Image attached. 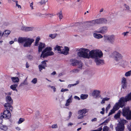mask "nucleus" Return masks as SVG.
<instances>
[{
  "instance_id": "nucleus-1",
  "label": "nucleus",
  "mask_w": 131,
  "mask_h": 131,
  "mask_svg": "<svg viewBox=\"0 0 131 131\" xmlns=\"http://www.w3.org/2000/svg\"><path fill=\"white\" fill-rule=\"evenodd\" d=\"M90 55L91 58L94 59V61L97 66H99L103 64L104 61L100 59L103 56V53L100 50L96 49L91 50Z\"/></svg>"
},
{
  "instance_id": "nucleus-2",
  "label": "nucleus",
  "mask_w": 131,
  "mask_h": 131,
  "mask_svg": "<svg viewBox=\"0 0 131 131\" xmlns=\"http://www.w3.org/2000/svg\"><path fill=\"white\" fill-rule=\"evenodd\" d=\"M115 63L118 64L121 63L123 60V56L122 54L116 50L114 51L110 55Z\"/></svg>"
},
{
  "instance_id": "nucleus-3",
  "label": "nucleus",
  "mask_w": 131,
  "mask_h": 131,
  "mask_svg": "<svg viewBox=\"0 0 131 131\" xmlns=\"http://www.w3.org/2000/svg\"><path fill=\"white\" fill-rule=\"evenodd\" d=\"M80 50V51L77 53V55L78 56L86 59H89L90 57L91 58L90 53L91 51L89 52V54L88 52L89 50L88 49L81 48Z\"/></svg>"
},
{
  "instance_id": "nucleus-4",
  "label": "nucleus",
  "mask_w": 131,
  "mask_h": 131,
  "mask_svg": "<svg viewBox=\"0 0 131 131\" xmlns=\"http://www.w3.org/2000/svg\"><path fill=\"white\" fill-rule=\"evenodd\" d=\"M52 50V48L50 47L46 48L42 51L40 56V57H42V58H44L49 56L53 55L54 53L51 51Z\"/></svg>"
},
{
  "instance_id": "nucleus-5",
  "label": "nucleus",
  "mask_w": 131,
  "mask_h": 131,
  "mask_svg": "<svg viewBox=\"0 0 131 131\" xmlns=\"http://www.w3.org/2000/svg\"><path fill=\"white\" fill-rule=\"evenodd\" d=\"M6 100L7 103L4 104V107L6 109H9L10 110L12 111L13 108L11 105L13 103L12 99L10 96H7L6 98Z\"/></svg>"
},
{
  "instance_id": "nucleus-6",
  "label": "nucleus",
  "mask_w": 131,
  "mask_h": 131,
  "mask_svg": "<svg viewBox=\"0 0 131 131\" xmlns=\"http://www.w3.org/2000/svg\"><path fill=\"white\" fill-rule=\"evenodd\" d=\"M122 111L123 115L126 117L127 119L129 120L131 119V111H130L129 107L123 108Z\"/></svg>"
},
{
  "instance_id": "nucleus-7",
  "label": "nucleus",
  "mask_w": 131,
  "mask_h": 131,
  "mask_svg": "<svg viewBox=\"0 0 131 131\" xmlns=\"http://www.w3.org/2000/svg\"><path fill=\"white\" fill-rule=\"evenodd\" d=\"M122 102V101H120V99L118 101V102L116 103L114 106L113 107V108L111 111V112H109L108 116L112 114L115 113V112L118 110L119 108V107H123L125 105H123L122 106H121V102Z\"/></svg>"
},
{
  "instance_id": "nucleus-8",
  "label": "nucleus",
  "mask_w": 131,
  "mask_h": 131,
  "mask_svg": "<svg viewBox=\"0 0 131 131\" xmlns=\"http://www.w3.org/2000/svg\"><path fill=\"white\" fill-rule=\"evenodd\" d=\"M104 41L106 42L107 41L111 44H113L115 40V37L113 35H104L103 37Z\"/></svg>"
},
{
  "instance_id": "nucleus-9",
  "label": "nucleus",
  "mask_w": 131,
  "mask_h": 131,
  "mask_svg": "<svg viewBox=\"0 0 131 131\" xmlns=\"http://www.w3.org/2000/svg\"><path fill=\"white\" fill-rule=\"evenodd\" d=\"M122 101L121 102V106L125 105V102L131 100V92L129 94L125 97H122L120 99V101Z\"/></svg>"
},
{
  "instance_id": "nucleus-10",
  "label": "nucleus",
  "mask_w": 131,
  "mask_h": 131,
  "mask_svg": "<svg viewBox=\"0 0 131 131\" xmlns=\"http://www.w3.org/2000/svg\"><path fill=\"white\" fill-rule=\"evenodd\" d=\"M126 120H123L121 123L118 124L116 128V131H123L124 129V124L126 123Z\"/></svg>"
},
{
  "instance_id": "nucleus-11",
  "label": "nucleus",
  "mask_w": 131,
  "mask_h": 131,
  "mask_svg": "<svg viewBox=\"0 0 131 131\" xmlns=\"http://www.w3.org/2000/svg\"><path fill=\"white\" fill-rule=\"evenodd\" d=\"M34 41V39H33L26 37L24 43L23 44V46L25 47H30L32 43Z\"/></svg>"
},
{
  "instance_id": "nucleus-12",
  "label": "nucleus",
  "mask_w": 131,
  "mask_h": 131,
  "mask_svg": "<svg viewBox=\"0 0 131 131\" xmlns=\"http://www.w3.org/2000/svg\"><path fill=\"white\" fill-rule=\"evenodd\" d=\"M88 112L87 110L86 109H84L82 110H80L78 112V119H81L83 118V117L85 115L86 113Z\"/></svg>"
},
{
  "instance_id": "nucleus-13",
  "label": "nucleus",
  "mask_w": 131,
  "mask_h": 131,
  "mask_svg": "<svg viewBox=\"0 0 131 131\" xmlns=\"http://www.w3.org/2000/svg\"><path fill=\"white\" fill-rule=\"evenodd\" d=\"M6 110L4 111L3 115L1 116V118L8 119L10 118L11 115V114L9 111V110H10L9 109Z\"/></svg>"
},
{
  "instance_id": "nucleus-14",
  "label": "nucleus",
  "mask_w": 131,
  "mask_h": 131,
  "mask_svg": "<svg viewBox=\"0 0 131 131\" xmlns=\"http://www.w3.org/2000/svg\"><path fill=\"white\" fill-rule=\"evenodd\" d=\"M71 61L72 62L71 64L73 66H77L78 68L81 69L82 66V63L81 61H79L73 59L71 60Z\"/></svg>"
},
{
  "instance_id": "nucleus-15",
  "label": "nucleus",
  "mask_w": 131,
  "mask_h": 131,
  "mask_svg": "<svg viewBox=\"0 0 131 131\" xmlns=\"http://www.w3.org/2000/svg\"><path fill=\"white\" fill-rule=\"evenodd\" d=\"M108 30V28L106 26H103L100 27L96 32L97 33L102 34L106 33Z\"/></svg>"
},
{
  "instance_id": "nucleus-16",
  "label": "nucleus",
  "mask_w": 131,
  "mask_h": 131,
  "mask_svg": "<svg viewBox=\"0 0 131 131\" xmlns=\"http://www.w3.org/2000/svg\"><path fill=\"white\" fill-rule=\"evenodd\" d=\"M88 24L90 25H93L96 24H100L101 23L100 19H97L92 21H89L87 22Z\"/></svg>"
},
{
  "instance_id": "nucleus-17",
  "label": "nucleus",
  "mask_w": 131,
  "mask_h": 131,
  "mask_svg": "<svg viewBox=\"0 0 131 131\" xmlns=\"http://www.w3.org/2000/svg\"><path fill=\"white\" fill-rule=\"evenodd\" d=\"M69 50L68 47H64V48H62V49L61 52V53L65 55H67L69 53Z\"/></svg>"
},
{
  "instance_id": "nucleus-18",
  "label": "nucleus",
  "mask_w": 131,
  "mask_h": 131,
  "mask_svg": "<svg viewBox=\"0 0 131 131\" xmlns=\"http://www.w3.org/2000/svg\"><path fill=\"white\" fill-rule=\"evenodd\" d=\"M100 94V91L95 90L93 91L92 93V95L93 96H94L96 98L98 97Z\"/></svg>"
},
{
  "instance_id": "nucleus-19",
  "label": "nucleus",
  "mask_w": 131,
  "mask_h": 131,
  "mask_svg": "<svg viewBox=\"0 0 131 131\" xmlns=\"http://www.w3.org/2000/svg\"><path fill=\"white\" fill-rule=\"evenodd\" d=\"M33 28L31 27L22 26L21 28V29L24 31H27L32 30Z\"/></svg>"
},
{
  "instance_id": "nucleus-20",
  "label": "nucleus",
  "mask_w": 131,
  "mask_h": 131,
  "mask_svg": "<svg viewBox=\"0 0 131 131\" xmlns=\"http://www.w3.org/2000/svg\"><path fill=\"white\" fill-rule=\"evenodd\" d=\"M45 47V45L44 43L42 42H40L38 46V52H41L42 51V49Z\"/></svg>"
},
{
  "instance_id": "nucleus-21",
  "label": "nucleus",
  "mask_w": 131,
  "mask_h": 131,
  "mask_svg": "<svg viewBox=\"0 0 131 131\" xmlns=\"http://www.w3.org/2000/svg\"><path fill=\"white\" fill-rule=\"evenodd\" d=\"M72 96L71 95L70 97L66 101V103L65 105L66 106H68L70 105V103L72 102Z\"/></svg>"
},
{
  "instance_id": "nucleus-22",
  "label": "nucleus",
  "mask_w": 131,
  "mask_h": 131,
  "mask_svg": "<svg viewBox=\"0 0 131 131\" xmlns=\"http://www.w3.org/2000/svg\"><path fill=\"white\" fill-rule=\"evenodd\" d=\"M26 37H19L18 39V41L19 43H23L25 42Z\"/></svg>"
},
{
  "instance_id": "nucleus-23",
  "label": "nucleus",
  "mask_w": 131,
  "mask_h": 131,
  "mask_svg": "<svg viewBox=\"0 0 131 131\" xmlns=\"http://www.w3.org/2000/svg\"><path fill=\"white\" fill-rule=\"evenodd\" d=\"M10 31L8 30H6L3 32V36L7 37L10 33Z\"/></svg>"
},
{
  "instance_id": "nucleus-24",
  "label": "nucleus",
  "mask_w": 131,
  "mask_h": 131,
  "mask_svg": "<svg viewBox=\"0 0 131 131\" xmlns=\"http://www.w3.org/2000/svg\"><path fill=\"white\" fill-rule=\"evenodd\" d=\"M93 35L95 38L97 39L101 38L103 37L101 34L96 33H94L93 34Z\"/></svg>"
},
{
  "instance_id": "nucleus-25",
  "label": "nucleus",
  "mask_w": 131,
  "mask_h": 131,
  "mask_svg": "<svg viewBox=\"0 0 131 131\" xmlns=\"http://www.w3.org/2000/svg\"><path fill=\"white\" fill-rule=\"evenodd\" d=\"M63 47L61 46H60L58 45L56 46V47L54 48V50H57L59 53H61L62 50V49Z\"/></svg>"
},
{
  "instance_id": "nucleus-26",
  "label": "nucleus",
  "mask_w": 131,
  "mask_h": 131,
  "mask_svg": "<svg viewBox=\"0 0 131 131\" xmlns=\"http://www.w3.org/2000/svg\"><path fill=\"white\" fill-rule=\"evenodd\" d=\"M46 67L45 66L42 64H39L38 66V67L39 69V70L40 72H41L43 69H45Z\"/></svg>"
},
{
  "instance_id": "nucleus-27",
  "label": "nucleus",
  "mask_w": 131,
  "mask_h": 131,
  "mask_svg": "<svg viewBox=\"0 0 131 131\" xmlns=\"http://www.w3.org/2000/svg\"><path fill=\"white\" fill-rule=\"evenodd\" d=\"M121 113V111L119 110L118 113L114 116V118L116 119H117L118 118H119L120 117V114Z\"/></svg>"
},
{
  "instance_id": "nucleus-28",
  "label": "nucleus",
  "mask_w": 131,
  "mask_h": 131,
  "mask_svg": "<svg viewBox=\"0 0 131 131\" xmlns=\"http://www.w3.org/2000/svg\"><path fill=\"white\" fill-rule=\"evenodd\" d=\"M11 78L12 81L14 83L18 82L19 81L18 77H12Z\"/></svg>"
},
{
  "instance_id": "nucleus-29",
  "label": "nucleus",
  "mask_w": 131,
  "mask_h": 131,
  "mask_svg": "<svg viewBox=\"0 0 131 131\" xmlns=\"http://www.w3.org/2000/svg\"><path fill=\"white\" fill-rule=\"evenodd\" d=\"M17 86V84H15L14 85H12L10 86V88L11 89L14 91H17V90L16 89V88Z\"/></svg>"
},
{
  "instance_id": "nucleus-30",
  "label": "nucleus",
  "mask_w": 131,
  "mask_h": 131,
  "mask_svg": "<svg viewBox=\"0 0 131 131\" xmlns=\"http://www.w3.org/2000/svg\"><path fill=\"white\" fill-rule=\"evenodd\" d=\"M110 99L109 98H108L107 97H105L104 98H103L102 99V101L101 102V103L102 104H104L105 103V101H108Z\"/></svg>"
},
{
  "instance_id": "nucleus-31",
  "label": "nucleus",
  "mask_w": 131,
  "mask_h": 131,
  "mask_svg": "<svg viewBox=\"0 0 131 131\" xmlns=\"http://www.w3.org/2000/svg\"><path fill=\"white\" fill-rule=\"evenodd\" d=\"M0 128L1 129L5 131L7 130V126L2 125H1Z\"/></svg>"
},
{
  "instance_id": "nucleus-32",
  "label": "nucleus",
  "mask_w": 131,
  "mask_h": 131,
  "mask_svg": "<svg viewBox=\"0 0 131 131\" xmlns=\"http://www.w3.org/2000/svg\"><path fill=\"white\" fill-rule=\"evenodd\" d=\"M88 95L87 94H82L80 96V98L81 99L84 100L87 98Z\"/></svg>"
},
{
  "instance_id": "nucleus-33",
  "label": "nucleus",
  "mask_w": 131,
  "mask_h": 131,
  "mask_svg": "<svg viewBox=\"0 0 131 131\" xmlns=\"http://www.w3.org/2000/svg\"><path fill=\"white\" fill-rule=\"evenodd\" d=\"M40 39V37H38L36 38L35 44V46H37L38 45V43Z\"/></svg>"
},
{
  "instance_id": "nucleus-34",
  "label": "nucleus",
  "mask_w": 131,
  "mask_h": 131,
  "mask_svg": "<svg viewBox=\"0 0 131 131\" xmlns=\"http://www.w3.org/2000/svg\"><path fill=\"white\" fill-rule=\"evenodd\" d=\"M31 128L32 130L34 131L37 128V126L35 124H33L31 125Z\"/></svg>"
},
{
  "instance_id": "nucleus-35",
  "label": "nucleus",
  "mask_w": 131,
  "mask_h": 131,
  "mask_svg": "<svg viewBox=\"0 0 131 131\" xmlns=\"http://www.w3.org/2000/svg\"><path fill=\"white\" fill-rule=\"evenodd\" d=\"M37 81V78H35L33 79L31 81V82L33 84H36Z\"/></svg>"
},
{
  "instance_id": "nucleus-36",
  "label": "nucleus",
  "mask_w": 131,
  "mask_h": 131,
  "mask_svg": "<svg viewBox=\"0 0 131 131\" xmlns=\"http://www.w3.org/2000/svg\"><path fill=\"white\" fill-rule=\"evenodd\" d=\"M58 15L60 19L61 20L63 18V16L61 12H59L58 14Z\"/></svg>"
},
{
  "instance_id": "nucleus-37",
  "label": "nucleus",
  "mask_w": 131,
  "mask_h": 131,
  "mask_svg": "<svg viewBox=\"0 0 131 131\" xmlns=\"http://www.w3.org/2000/svg\"><path fill=\"white\" fill-rule=\"evenodd\" d=\"M34 16L35 17H40L42 15L41 14L39 13H36L34 14Z\"/></svg>"
},
{
  "instance_id": "nucleus-38",
  "label": "nucleus",
  "mask_w": 131,
  "mask_h": 131,
  "mask_svg": "<svg viewBox=\"0 0 131 131\" xmlns=\"http://www.w3.org/2000/svg\"><path fill=\"white\" fill-rule=\"evenodd\" d=\"M57 35V34H50L49 35V36L52 38L53 39L55 38Z\"/></svg>"
},
{
  "instance_id": "nucleus-39",
  "label": "nucleus",
  "mask_w": 131,
  "mask_h": 131,
  "mask_svg": "<svg viewBox=\"0 0 131 131\" xmlns=\"http://www.w3.org/2000/svg\"><path fill=\"white\" fill-rule=\"evenodd\" d=\"M131 75V70L129 71L126 72L125 74V75L126 77L129 76Z\"/></svg>"
},
{
  "instance_id": "nucleus-40",
  "label": "nucleus",
  "mask_w": 131,
  "mask_h": 131,
  "mask_svg": "<svg viewBox=\"0 0 131 131\" xmlns=\"http://www.w3.org/2000/svg\"><path fill=\"white\" fill-rule=\"evenodd\" d=\"M124 6L125 8V10L127 11H128L130 10V7L128 5L126 4H124Z\"/></svg>"
},
{
  "instance_id": "nucleus-41",
  "label": "nucleus",
  "mask_w": 131,
  "mask_h": 131,
  "mask_svg": "<svg viewBox=\"0 0 131 131\" xmlns=\"http://www.w3.org/2000/svg\"><path fill=\"white\" fill-rule=\"evenodd\" d=\"M13 2H15L16 4V6H17L18 8H21V6L19 5L18 4V1H15V0H13Z\"/></svg>"
},
{
  "instance_id": "nucleus-42",
  "label": "nucleus",
  "mask_w": 131,
  "mask_h": 131,
  "mask_svg": "<svg viewBox=\"0 0 131 131\" xmlns=\"http://www.w3.org/2000/svg\"><path fill=\"white\" fill-rule=\"evenodd\" d=\"M25 121V119L24 118H20L18 121V124H20L22 123Z\"/></svg>"
},
{
  "instance_id": "nucleus-43",
  "label": "nucleus",
  "mask_w": 131,
  "mask_h": 131,
  "mask_svg": "<svg viewBox=\"0 0 131 131\" xmlns=\"http://www.w3.org/2000/svg\"><path fill=\"white\" fill-rule=\"evenodd\" d=\"M101 20V23H106L107 22L106 20L104 18H100Z\"/></svg>"
},
{
  "instance_id": "nucleus-44",
  "label": "nucleus",
  "mask_w": 131,
  "mask_h": 131,
  "mask_svg": "<svg viewBox=\"0 0 131 131\" xmlns=\"http://www.w3.org/2000/svg\"><path fill=\"white\" fill-rule=\"evenodd\" d=\"M109 129L108 127L107 126H104L103 127V131H108Z\"/></svg>"
},
{
  "instance_id": "nucleus-45",
  "label": "nucleus",
  "mask_w": 131,
  "mask_h": 131,
  "mask_svg": "<svg viewBox=\"0 0 131 131\" xmlns=\"http://www.w3.org/2000/svg\"><path fill=\"white\" fill-rule=\"evenodd\" d=\"M47 61L45 60L43 61H42L41 62V64L47 67V64L46 63V62Z\"/></svg>"
},
{
  "instance_id": "nucleus-46",
  "label": "nucleus",
  "mask_w": 131,
  "mask_h": 131,
  "mask_svg": "<svg viewBox=\"0 0 131 131\" xmlns=\"http://www.w3.org/2000/svg\"><path fill=\"white\" fill-rule=\"evenodd\" d=\"M122 83H126V79L125 78L123 77L122 78Z\"/></svg>"
},
{
  "instance_id": "nucleus-47",
  "label": "nucleus",
  "mask_w": 131,
  "mask_h": 131,
  "mask_svg": "<svg viewBox=\"0 0 131 131\" xmlns=\"http://www.w3.org/2000/svg\"><path fill=\"white\" fill-rule=\"evenodd\" d=\"M111 107V105L110 104L108 105L106 107L105 109V111L106 113H107L108 110Z\"/></svg>"
},
{
  "instance_id": "nucleus-48",
  "label": "nucleus",
  "mask_w": 131,
  "mask_h": 131,
  "mask_svg": "<svg viewBox=\"0 0 131 131\" xmlns=\"http://www.w3.org/2000/svg\"><path fill=\"white\" fill-rule=\"evenodd\" d=\"M102 111L100 112V113L102 114H104V113L105 109L104 107L102 108L101 109Z\"/></svg>"
},
{
  "instance_id": "nucleus-49",
  "label": "nucleus",
  "mask_w": 131,
  "mask_h": 131,
  "mask_svg": "<svg viewBox=\"0 0 131 131\" xmlns=\"http://www.w3.org/2000/svg\"><path fill=\"white\" fill-rule=\"evenodd\" d=\"M27 58L28 59L30 60H32L33 59V57L30 55H28L27 56Z\"/></svg>"
},
{
  "instance_id": "nucleus-50",
  "label": "nucleus",
  "mask_w": 131,
  "mask_h": 131,
  "mask_svg": "<svg viewBox=\"0 0 131 131\" xmlns=\"http://www.w3.org/2000/svg\"><path fill=\"white\" fill-rule=\"evenodd\" d=\"M58 126L57 124H53L51 126V127L52 128H57Z\"/></svg>"
},
{
  "instance_id": "nucleus-51",
  "label": "nucleus",
  "mask_w": 131,
  "mask_h": 131,
  "mask_svg": "<svg viewBox=\"0 0 131 131\" xmlns=\"http://www.w3.org/2000/svg\"><path fill=\"white\" fill-rule=\"evenodd\" d=\"M122 88L124 89L126 86V83H122Z\"/></svg>"
},
{
  "instance_id": "nucleus-52",
  "label": "nucleus",
  "mask_w": 131,
  "mask_h": 131,
  "mask_svg": "<svg viewBox=\"0 0 131 131\" xmlns=\"http://www.w3.org/2000/svg\"><path fill=\"white\" fill-rule=\"evenodd\" d=\"M109 122V120L108 119H106L105 121L103 122L101 124V125L104 124L105 125L107 123Z\"/></svg>"
},
{
  "instance_id": "nucleus-53",
  "label": "nucleus",
  "mask_w": 131,
  "mask_h": 131,
  "mask_svg": "<svg viewBox=\"0 0 131 131\" xmlns=\"http://www.w3.org/2000/svg\"><path fill=\"white\" fill-rule=\"evenodd\" d=\"M47 0H41V1L40 2V3L41 4L45 3L47 2Z\"/></svg>"
},
{
  "instance_id": "nucleus-54",
  "label": "nucleus",
  "mask_w": 131,
  "mask_h": 131,
  "mask_svg": "<svg viewBox=\"0 0 131 131\" xmlns=\"http://www.w3.org/2000/svg\"><path fill=\"white\" fill-rule=\"evenodd\" d=\"M129 32L127 31L126 32H124L122 33V35H123L124 36H127L128 35V34L129 33Z\"/></svg>"
},
{
  "instance_id": "nucleus-55",
  "label": "nucleus",
  "mask_w": 131,
  "mask_h": 131,
  "mask_svg": "<svg viewBox=\"0 0 131 131\" xmlns=\"http://www.w3.org/2000/svg\"><path fill=\"white\" fill-rule=\"evenodd\" d=\"M22 84L24 85H27L28 84V83L27 82V80L26 79L25 80L24 82L23 83H21V84Z\"/></svg>"
},
{
  "instance_id": "nucleus-56",
  "label": "nucleus",
  "mask_w": 131,
  "mask_h": 131,
  "mask_svg": "<svg viewBox=\"0 0 131 131\" xmlns=\"http://www.w3.org/2000/svg\"><path fill=\"white\" fill-rule=\"evenodd\" d=\"M78 71H79V70L78 69H74V70H73L71 71V72L75 73L78 72Z\"/></svg>"
},
{
  "instance_id": "nucleus-57",
  "label": "nucleus",
  "mask_w": 131,
  "mask_h": 131,
  "mask_svg": "<svg viewBox=\"0 0 131 131\" xmlns=\"http://www.w3.org/2000/svg\"><path fill=\"white\" fill-rule=\"evenodd\" d=\"M128 128L129 131H131V123L130 124V125L128 126Z\"/></svg>"
},
{
  "instance_id": "nucleus-58",
  "label": "nucleus",
  "mask_w": 131,
  "mask_h": 131,
  "mask_svg": "<svg viewBox=\"0 0 131 131\" xmlns=\"http://www.w3.org/2000/svg\"><path fill=\"white\" fill-rule=\"evenodd\" d=\"M68 91V90L67 89H62L61 90V92H65L67 91Z\"/></svg>"
},
{
  "instance_id": "nucleus-59",
  "label": "nucleus",
  "mask_w": 131,
  "mask_h": 131,
  "mask_svg": "<svg viewBox=\"0 0 131 131\" xmlns=\"http://www.w3.org/2000/svg\"><path fill=\"white\" fill-rule=\"evenodd\" d=\"M33 2L31 3L30 4V6L31 8V9H33Z\"/></svg>"
},
{
  "instance_id": "nucleus-60",
  "label": "nucleus",
  "mask_w": 131,
  "mask_h": 131,
  "mask_svg": "<svg viewBox=\"0 0 131 131\" xmlns=\"http://www.w3.org/2000/svg\"><path fill=\"white\" fill-rule=\"evenodd\" d=\"M77 84H69L68 86V88H70L71 86H74L76 85Z\"/></svg>"
},
{
  "instance_id": "nucleus-61",
  "label": "nucleus",
  "mask_w": 131,
  "mask_h": 131,
  "mask_svg": "<svg viewBox=\"0 0 131 131\" xmlns=\"http://www.w3.org/2000/svg\"><path fill=\"white\" fill-rule=\"evenodd\" d=\"M51 88L53 89L54 92H55L56 91V88L54 86H52L51 87Z\"/></svg>"
},
{
  "instance_id": "nucleus-62",
  "label": "nucleus",
  "mask_w": 131,
  "mask_h": 131,
  "mask_svg": "<svg viewBox=\"0 0 131 131\" xmlns=\"http://www.w3.org/2000/svg\"><path fill=\"white\" fill-rule=\"evenodd\" d=\"M74 99H77L78 100H80V98L79 97L76 96H74Z\"/></svg>"
},
{
  "instance_id": "nucleus-63",
  "label": "nucleus",
  "mask_w": 131,
  "mask_h": 131,
  "mask_svg": "<svg viewBox=\"0 0 131 131\" xmlns=\"http://www.w3.org/2000/svg\"><path fill=\"white\" fill-rule=\"evenodd\" d=\"M72 114V113L71 112H69V118H70L71 117Z\"/></svg>"
},
{
  "instance_id": "nucleus-64",
  "label": "nucleus",
  "mask_w": 131,
  "mask_h": 131,
  "mask_svg": "<svg viewBox=\"0 0 131 131\" xmlns=\"http://www.w3.org/2000/svg\"><path fill=\"white\" fill-rule=\"evenodd\" d=\"M29 65L27 62L26 63V67L27 68H28L29 67Z\"/></svg>"
}]
</instances>
